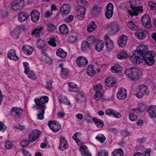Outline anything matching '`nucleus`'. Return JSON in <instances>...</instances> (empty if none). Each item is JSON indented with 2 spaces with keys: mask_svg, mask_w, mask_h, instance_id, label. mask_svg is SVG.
<instances>
[{
  "mask_svg": "<svg viewBox=\"0 0 156 156\" xmlns=\"http://www.w3.org/2000/svg\"><path fill=\"white\" fill-rule=\"evenodd\" d=\"M48 100L49 98L47 96H42L40 98H37L34 99V102L36 105L33 106V108L37 110V115L38 119L42 120L44 119V115L46 108L45 104L48 102Z\"/></svg>",
  "mask_w": 156,
  "mask_h": 156,
  "instance_id": "nucleus-1",
  "label": "nucleus"
},
{
  "mask_svg": "<svg viewBox=\"0 0 156 156\" xmlns=\"http://www.w3.org/2000/svg\"><path fill=\"white\" fill-rule=\"evenodd\" d=\"M135 1L131 0L129 2V4L130 6L132 9V10L130 9H127L126 10V13L128 15H129L132 17L134 16H137L139 13H141L143 11L142 6H136Z\"/></svg>",
  "mask_w": 156,
  "mask_h": 156,
  "instance_id": "nucleus-2",
  "label": "nucleus"
},
{
  "mask_svg": "<svg viewBox=\"0 0 156 156\" xmlns=\"http://www.w3.org/2000/svg\"><path fill=\"white\" fill-rule=\"evenodd\" d=\"M141 73L139 69L132 67L126 69L125 73L133 80H136L139 78Z\"/></svg>",
  "mask_w": 156,
  "mask_h": 156,
  "instance_id": "nucleus-3",
  "label": "nucleus"
},
{
  "mask_svg": "<svg viewBox=\"0 0 156 156\" xmlns=\"http://www.w3.org/2000/svg\"><path fill=\"white\" fill-rule=\"evenodd\" d=\"M136 89L137 92L135 94V95L138 98H142L144 96H147L149 94V91L147 87L144 85L138 86Z\"/></svg>",
  "mask_w": 156,
  "mask_h": 156,
  "instance_id": "nucleus-4",
  "label": "nucleus"
},
{
  "mask_svg": "<svg viewBox=\"0 0 156 156\" xmlns=\"http://www.w3.org/2000/svg\"><path fill=\"white\" fill-rule=\"evenodd\" d=\"M23 110L21 108L16 106L12 108L9 112V115L15 119L20 118L23 113Z\"/></svg>",
  "mask_w": 156,
  "mask_h": 156,
  "instance_id": "nucleus-5",
  "label": "nucleus"
},
{
  "mask_svg": "<svg viewBox=\"0 0 156 156\" xmlns=\"http://www.w3.org/2000/svg\"><path fill=\"white\" fill-rule=\"evenodd\" d=\"M143 55L141 53L133 51L132 55L130 57V61L133 63L139 64L143 61Z\"/></svg>",
  "mask_w": 156,
  "mask_h": 156,
  "instance_id": "nucleus-6",
  "label": "nucleus"
},
{
  "mask_svg": "<svg viewBox=\"0 0 156 156\" xmlns=\"http://www.w3.org/2000/svg\"><path fill=\"white\" fill-rule=\"evenodd\" d=\"M76 64L78 67H83L86 66L88 63L87 59L83 56L78 57L76 60Z\"/></svg>",
  "mask_w": 156,
  "mask_h": 156,
  "instance_id": "nucleus-7",
  "label": "nucleus"
},
{
  "mask_svg": "<svg viewBox=\"0 0 156 156\" xmlns=\"http://www.w3.org/2000/svg\"><path fill=\"white\" fill-rule=\"evenodd\" d=\"M70 6L69 4H64L61 7L60 12L62 16H66L70 12Z\"/></svg>",
  "mask_w": 156,
  "mask_h": 156,
  "instance_id": "nucleus-8",
  "label": "nucleus"
},
{
  "mask_svg": "<svg viewBox=\"0 0 156 156\" xmlns=\"http://www.w3.org/2000/svg\"><path fill=\"white\" fill-rule=\"evenodd\" d=\"M48 126L50 129L54 132H57L61 129L60 124L55 121H50L48 123Z\"/></svg>",
  "mask_w": 156,
  "mask_h": 156,
  "instance_id": "nucleus-9",
  "label": "nucleus"
},
{
  "mask_svg": "<svg viewBox=\"0 0 156 156\" xmlns=\"http://www.w3.org/2000/svg\"><path fill=\"white\" fill-rule=\"evenodd\" d=\"M41 133L40 131L34 130L30 131L29 133V140L30 142H34L38 138Z\"/></svg>",
  "mask_w": 156,
  "mask_h": 156,
  "instance_id": "nucleus-10",
  "label": "nucleus"
},
{
  "mask_svg": "<svg viewBox=\"0 0 156 156\" xmlns=\"http://www.w3.org/2000/svg\"><path fill=\"white\" fill-rule=\"evenodd\" d=\"M23 67L24 68V73L27 75L28 77L32 79L34 78V74L33 72L30 70L28 62H25L23 63Z\"/></svg>",
  "mask_w": 156,
  "mask_h": 156,
  "instance_id": "nucleus-11",
  "label": "nucleus"
},
{
  "mask_svg": "<svg viewBox=\"0 0 156 156\" xmlns=\"http://www.w3.org/2000/svg\"><path fill=\"white\" fill-rule=\"evenodd\" d=\"M59 138V148L60 150L63 151L67 149L68 147L67 141L65 137L63 136H60Z\"/></svg>",
  "mask_w": 156,
  "mask_h": 156,
  "instance_id": "nucleus-12",
  "label": "nucleus"
},
{
  "mask_svg": "<svg viewBox=\"0 0 156 156\" xmlns=\"http://www.w3.org/2000/svg\"><path fill=\"white\" fill-rule=\"evenodd\" d=\"M127 96L126 91V89L123 87L119 88L116 94V97L119 100L125 99Z\"/></svg>",
  "mask_w": 156,
  "mask_h": 156,
  "instance_id": "nucleus-13",
  "label": "nucleus"
},
{
  "mask_svg": "<svg viewBox=\"0 0 156 156\" xmlns=\"http://www.w3.org/2000/svg\"><path fill=\"white\" fill-rule=\"evenodd\" d=\"M45 44V42L42 40L39 39L37 41V48L41 51L42 55L46 56L47 55L46 53V50L44 45Z\"/></svg>",
  "mask_w": 156,
  "mask_h": 156,
  "instance_id": "nucleus-14",
  "label": "nucleus"
},
{
  "mask_svg": "<svg viewBox=\"0 0 156 156\" xmlns=\"http://www.w3.org/2000/svg\"><path fill=\"white\" fill-rule=\"evenodd\" d=\"M142 22L144 26L147 28H149L151 26V20L147 14L143 16L142 17Z\"/></svg>",
  "mask_w": 156,
  "mask_h": 156,
  "instance_id": "nucleus-15",
  "label": "nucleus"
},
{
  "mask_svg": "<svg viewBox=\"0 0 156 156\" xmlns=\"http://www.w3.org/2000/svg\"><path fill=\"white\" fill-rule=\"evenodd\" d=\"M86 10V8L84 7H81L78 8L76 16V17L78 19L81 20L84 19Z\"/></svg>",
  "mask_w": 156,
  "mask_h": 156,
  "instance_id": "nucleus-16",
  "label": "nucleus"
},
{
  "mask_svg": "<svg viewBox=\"0 0 156 156\" xmlns=\"http://www.w3.org/2000/svg\"><path fill=\"white\" fill-rule=\"evenodd\" d=\"M128 40L127 37L125 35H121L118 41V45L121 47H124L126 44Z\"/></svg>",
  "mask_w": 156,
  "mask_h": 156,
  "instance_id": "nucleus-17",
  "label": "nucleus"
},
{
  "mask_svg": "<svg viewBox=\"0 0 156 156\" xmlns=\"http://www.w3.org/2000/svg\"><path fill=\"white\" fill-rule=\"evenodd\" d=\"M40 12L37 10H34L31 12L30 16L31 20L34 23H37L40 18Z\"/></svg>",
  "mask_w": 156,
  "mask_h": 156,
  "instance_id": "nucleus-18",
  "label": "nucleus"
},
{
  "mask_svg": "<svg viewBox=\"0 0 156 156\" xmlns=\"http://www.w3.org/2000/svg\"><path fill=\"white\" fill-rule=\"evenodd\" d=\"M29 16V14L27 11L21 12L18 15V20L20 22H24L27 20Z\"/></svg>",
  "mask_w": 156,
  "mask_h": 156,
  "instance_id": "nucleus-19",
  "label": "nucleus"
},
{
  "mask_svg": "<svg viewBox=\"0 0 156 156\" xmlns=\"http://www.w3.org/2000/svg\"><path fill=\"white\" fill-rule=\"evenodd\" d=\"M116 82V79L114 77H109L106 78L105 81L106 85L108 87L114 86Z\"/></svg>",
  "mask_w": 156,
  "mask_h": 156,
  "instance_id": "nucleus-20",
  "label": "nucleus"
},
{
  "mask_svg": "<svg viewBox=\"0 0 156 156\" xmlns=\"http://www.w3.org/2000/svg\"><path fill=\"white\" fill-rule=\"evenodd\" d=\"M16 51L14 49H10L8 53V57L10 59L17 61L19 59V57L16 54Z\"/></svg>",
  "mask_w": 156,
  "mask_h": 156,
  "instance_id": "nucleus-21",
  "label": "nucleus"
},
{
  "mask_svg": "<svg viewBox=\"0 0 156 156\" xmlns=\"http://www.w3.org/2000/svg\"><path fill=\"white\" fill-rule=\"evenodd\" d=\"M80 151L83 156H91L92 154L88 150L87 147L85 145H82L80 148Z\"/></svg>",
  "mask_w": 156,
  "mask_h": 156,
  "instance_id": "nucleus-22",
  "label": "nucleus"
},
{
  "mask_svg": "<svg viewBox=\"0 0 156 156\" xmlns=\"http://www.w3.org/2000/svg\"><path fill=\"white\" fill-rule=\"evenodd\" d=\"M156 106L152 105L150 106L148 109L147 112L151 118H154L156 116Z\"/></svg>",
  "mask_w": 156,
  "mask_h": 156,
  "instance_id": "nucleus-23",
  "label": "nucleus"
},
{
  "mask_svg": "<svg viewBox=\"0 0 156 156\" xmlns=\"http://www.w3.org/2000/svg\"><path fill=\"white\" fill-rule=\"evenodd\" d=\"M146 109V106L142 103H140L139 104L138 107L137 108L133 109L135 112L137 113L140 112H143Z\"/></svg>",
  "mask_w": 156,
  "mask_h": 156,
  "instance_id": "nucleus-24",
  "label": "nucleus"
},
{
  "mask_svg": "<svg viewBox=\"0 0 156 156\" xmlns=\"http://www.w3.org/2000/svg\"><path fill=\"white\" fill-rule=\"evenodd\" d=\"M33 49L30 45L24 46L22 48V51L27 55H30L32 53Z\"/></svg>",
  "mask_w": 156,
  "mask_h": 156,
  "instance_id": "nucleus-25",
  "label": "nucleus"
},
{
  "mask_svg": "<svg viewBox=\"0 0 156 156\" xmlns=\"http://www.w3.org/2000/svg\"><path fill=\"white\" fill-rule=\"evenodd\" d=\"M94 46L95 49L97 51H100L102 50L104 46V43L102 41H98Z\"/></svg>",
  "mask_w": 156,
  "mask_h": 156,
  "instance_id": "nucleus-26",
  "label": "nucleus"
},
{
  "mask_svg": "<svg viewBox=\"0 0 156 156\" xmlns=\"http://www.w3.org/2000/svg\"><path fill=\"white\" fill-rule=\"evenodd\" d=\"M59 101L61 104H65L71 107V104L67 97L65 96H60L59 97Z\"/></svg>",
  "mask_w": 156,
  "mask_h": 156,
  "instance_id": "nucleus-27",
  "label": "nucleus"
},
{
  "mask_svg": "<svg viewBox=\"0 0 156 156\" xmlns=\"http://www.w3.org/2000/svg\"><path fill=\"white\" fill-rule=\"evenodd\" d=\"M110 31L112 34H115L119 30V27L117 24L114 22L111 23L110 25Z\"/></svg>",
  "mask_w": 156,
  "mask_h": 156,
  "instance_id": "nucleus-28",
  "label": "nucleus"
},
{
  "mask_svg": "<svg viewBox=\"0 0 156 156\" xmlns=\"http://www.w3.org/2000/svg\"><path fill=\"white\" fill-rule=\"evenodd\" d=\"M128 55L127 52L124 50L119 52L117 55V57L120 59H125L127 58Z\"/></svg>",
  "mask_w": 156,
  "mask_h": 156,
  "instance_id": "nucleus-29",
  "label": "nucleus"
},
{
  "mask_svg": "<svg viewBox=\"0 0 156 156\" xmlns=\"http://www.w3.org/2000/svg\"><path fill=\"white\" fill-rule=\"evenodd\" d=\"M56 55L62 58H64L67 55V53L64 50L61 48L57 49L56 51Z\"/></svg>",
  "mask_w": 156,
  "mask_h": 156,
  "instance_id": "nucleus-30",
  "label": "nucleus"
},
{
  "mask_svg": "<svg viewBox=\"0 0 156 156\" xmlns=\"http://www.w3.org/2000/svg\"><path fill=\"white\" fill-rule=\"evenodd\" d=\"M69 89L71 91L76 92L78 89V87L75 83L72 82H69L68 83Z\"/></svg>",
  "mask_w": 156,
  "mask_h": 156,
  "instance_id": "nucleus-31",
  "label": "nucleus"
},
{
  "mask_svg": "<svg viewBox=\"0 0 156 156\" xmlns=\"http://www.w3.org/2000/svg\"><path fill=\"white\" fill-rule=\"evenodd\" d=\"M59 32L62 34H66L69 32V29L66 25L62 24L59 27Z\"/></svg>",
  "mask_w": 156,
  "mask_h": 156,
  "instance_id": "nucleus-32",
  "label": "nucleus"
},
{
  "mask_svg": "<svg viewBox=\"0 0 156 156\" xmlns=\"http://www.w3.org/2000/svg\"><path fill=\"white\" fill-rule=\"evenodd\" d=\"M102 8L100 7L95 5L94 6L92 10L91 13L94 15H97L100 14L101 12Z\"/></svg>",
  "mask_w": 156,
  "mask_h": 156,
  "instance_id": "nucleus-33",
  "label": "nucleus"
},
{
  "mask_svg": "<svg viewBox=\"0 0 156 156\" xmlns=\"http://www.w3.org/2000/svg\"><path fill=\"white\" fill-rule=\"evenodd\" d=\"M112 154L113 156H123V151L121 148L115 149Z\"/></svg>",
  "mask_w": 156,
  "mask_h": 156,
  "instance_id": "nucleus-34",
  "label": "nucleus"
},
{
  "mask_svg": "<svg viewBox=\"0 0 156 156\" xmlns=\"http://www.w3.org/2000/svg\"><path fill=\"white\" fill-rule=\"evenodd\" d=\"M97 28V25L94 22H91L87 26V29L88 32H91Z\"/></svg>",
  "mask_w": 156,
  "mask_h": 156,
  "instance_id": "nucleus-35",
  "label": "nucleus"
},
{
  "mask_svg": "<svg viewBox=\"0 0 156 156\" xmlns=\"http://www.w3.org/2000/svg\"><path fill=\"white\" fill-rule=\"evenodd\" d=\"M111 70L113 73H119L121 72L122 70V68L119 64H116L112 67Z\"/></svg>",
  "mask_w": 156,
  "mask_h": 156,
  "instance_id": "nucleus-36",
  "label": "nucleus"
},
{
  "mask_svg": "<svg viewBox=\"0 0 156 156\" xmlns=\"http://www.w3.org/2000/svg\"><path fill=\"white\" fill-rule=\"evenodd\" d=\"M146 48L144 45L141 44L138 46L136 50L134 51L138 53H141L143 55L144 53L146 51Z\"/></svg>",
  "mask_w": 156,
  "mask_h": 156,
  "instance_id": "nucleus-37",
  "label": "nucleus"
},
{
  "mask_svg": "<svg viewBox=\"0 0 156 156\" xmlns=\"http://www.w3.org/2000/svg\"><path fill=\"white\" fill-rule=\"evenodd\" d=\"M155 54L154 52L153 51H149L146 52L144 55H143V58H151V59H154L155 57Z\"/></svg>",
  "mask_w": 156,
  "mask_h": 156,
  "instance_id": "nucleus-38",
  "label": "nucleus"
},
{
  "mask_svg": "<svg viewBox=\"0 0 156 156\" xmlns=\"http://www.w3.org/2000/svg\"><path fill=\"white\" fill-rule=\"evenodd\" d=\"M93 122L97 125L98 128H101L104 126V124L97 117H94L93 119Z\"/></svg>",
  "mask_w": 156,
  "mask_h": 156,
  "instance_id": "nucleus-39",
  "label": "nucleus"
},
{
  "mask_svg": "<svg viewBox=\"0 0 156 156\" xmlns=\"http://www.w3.org/2000/svg\"><path fill=\"white\" fill-rule=\"evenodd\" d=\"M127 25L128 28L131 30H136L138 29V26L133 21H129Z\"/></svg>",
  "mask_w": 156,
  "mask_h": 156,
  "instance_id": "nucleus-40",
  "label": "nucleus"
},
{
  "mask_svg": "<svg viewBox=\"0 0 156 156\" xmlns=\"http://www.w3.org/2000/svg\"><path fill=\"white\" fill-rule=\"evenodd\" d=\"M93 68L94 66L93 65H89L87 70V74L91 76H93L95 74V71Z\"/></svg>",
  "mask_w": 156,
  "mask_h": 156,
  "instance_id": "nucleus-41",
  "label": "nucleus"
},
{
  "mask_svg": "<svg viewBox=\"0 0 156 156\" xmlns=\"http://www.w3.org/2000/svg\"><path fill=\"white\" fill-rule=\"evenodd\" d=\"M20 30L18 28H15L12 32H11V34L15 39H18L20 35Z\"/></svg>",
  "mask_w": 156,
  "mask_h": 156,
  "instance_id": "nucleus-42",
  "label": "nucleus"
},
{
  "mask_svg": "<svg viewBox=\"0 0 156 156\" xmlns=\"http://www.w3.org/2000/svg\"><path fill=\"white\" fill-rule=\"evenodd\" d=\"M129 115V119L133 121L137 120V116L135 114L137 113V112H135L133 109L131 111Z\"/></svg>",
  "mask_w": 156,
  "mask_h": 156,
  "instance_id": "nucleus-43",
  "label": "nucleus"
},
{
  "mask_svg": "<svg viewBox=\"0 0 156 156\" xmlns=\"http://www.w3.org/2000/svg\"><path fill=\"white\" fill-rule=\"evenodd\" d=\"M105 44L108 51H110L113 48L114 43L111 40H108Z\"/></svg>",
  "mask_w": 156,
  "mask_h": 156,
  "instance_id": "nucleus-44",
  "label": "nucleus"
},
{
  "mask_svg": "<svg viewBox=\"0 0 156 156\" xmlns=\"http://www.w3.org/2000/svg\"><path fill=\"white\" fill-rule=\"evenodd\" d=\"M16 2L19 9H23L26 5L24 0H16Z\"/></svg>",
  "mask_w": 156,
  "mask_h": 156,
  "instance_id": "nucleus-45",
  "label": "nucleus"
},
{
  "mask_svg": "<svg viewBox=\"0 0 156 156\" xmlns=\"http://www.w3.org/2000/svg\"><path fill=\"white\" fill-rule=\"evenodd\" d=\"M43 29V27H39L35 28L32 32V34L35 35L36 37L39 36L41 31Z\"/></svg>",
  "mask_w": 156,
  "mask_h": 156,
  "instance_id": "nucleus-46",
  "label": "nucleus"
},
{
  "mask_svg": "<svg viewBox=\"0 0 156 156\" xmlns=\"http://www.w3.org/2000/svg\"><path fill=\"white\" fill-rule=\"evenodd\" d=\"M145 32H146L143 31L141 32L136 33H135V35L139 39L142 40L146 37Z\"/></svg>",
  "mask_w": 156,
  "mask_h": 156,
  "instance_id": "nucleus-47",
  "label": "nucleus"
},
{
  "mask_svg": "<svg viewBox=\"0 0 156 156\" xmlns=\"http://www.w3.org/2000/svg\"><path fill=\"white\" fill-rule=\"evenodd\" d=\"M91 46L87 41H83L81 45L82 49L83 51H85L87 48H90Z\"/></svg>",
  "mask_w": 156,
  "mask_h": 156,
  "instance_id": "nucleus-48",
  "label": "nucleus"
},
{
  "mask_svg": "<svg viewBox=\"0 0 156 156\" xmlns=\"http://www.w3.org/2000/svg\"><path fill=\"white\" fill-rule=\"evenodd\" d=\"M94 89L96 92H101L102 89V86L100 83L95 84L94 87Z\"/></svg>",
  "mask_w": 156,
  "mask_h": 156,
  "instance_id": "nucleus-49",
  "label": "nucleus"
},
{
  "mask_svg": "<svg viewBox=\"0 0 156 156\" xmlns=\"http://www.w3.org/2000/svg\"><path fill=\"white\" fill-rule=\"evenodd\" d=\"M147 64L148 66L152 65L154 62V60L151 58H143Z\"/></svg>",
  "mask_w": 156,
  "mask_h": 156,
  "instance_id": "nucleus-50",
  "label": "nucleus"
},
{
  "mask_svg": "<svg viewBox=\"0 0 156 156\" xmlns=\"http://www.w3.org/2000/svg\"><path fill=\"white\" fill-rule=\"evenodd\" d=\"M96 39L95 36H91L87 38V41L88 42V43L91 45L95 43L96 41Z\"/></svg>",
  "mask_w": 156,
  "mask_h": 156,
  "instance_id": "nucleus-51",
  "label": "nucleus"
},
{
  "mask_svg": "<svg viewBox=\"0 0 156 156\" xmlns=\"http://www.w3.org/2000/svg\"><path fill=\"white\" fill-rule=\"evenodd\" d=\"M5 147L7 149L11 148L15 146L13 142L12 141H8L6 142L5 144Z\"/></svg>",
  "mask_w": 156,
  "mask_h": 156,
  "instance_id": "nucleus-52",
  "label": "nucleus"
},
{
  "mask_svg": "<svg viewBox=\"0 0 156 156\" xmlns=\"http://www.w3.org/2000/svg\"><path fill=\"white\" fill-rule=\"evenodd\" d=\"M96 139L101 143H103L106 140L105 137L103 135L101 134H98L95 138Z\"/></svg>",
  "mask_w": 156,
  "mask_h": 156,
  "instance_id": "nucleus-53",
  "label": "nucleus"
},
{
  "mask_svg": "<svg viewBox=\"0 0 156 156\" xmlns=\"http://www.w3.org/2000/svg\"><path fill=\"white\" fill-rule=\"evenodd\" d=\"M102 96V94L101 92H96L93 97V98L97 101H99L101 100Z\"/></svg>",
  "mask_w": 156,
  "mask_h": 156,
  "instance_id": "nucleus-54",
  "label": "nucleus"
},
{
  "mask_svg": "<svg viewBox=\"0 0 156 156\" xmlns=\"http://www.w3.org/2000/svg\"><path fill=\"white\" fill-rule=\"evenodd\" d=\"M11 9L13 11H17L19 9L18 8V6L16 1L13 2L11 5Z\"/></svg>",
  "mask_w": 156,
  "mask_h": 156,
  "instance_id": "nucleus-55",
  "label": "nucleus"
},
{
  "mask_svg": "<svg viewBox=\"0 0 156 156\" xmlns=\"http://www.w3.org/2000/svg\"><path fill=\"white\" fill-rule=\"evenodd\" d=\"M108 153L105 150L103 149L99 151L98 156H108Z\"/></svg>",
  "mask_w": 156,
  "mask_h": 156,
  "instance_id": "nucleus-56",
  "label": "nucleus"
},
{
  "mask_svg": "<svg viewBox=\"0 0 156 156\" xmlns=\"http://www.w3.org/2000/svg\"><path fill=\"white\" fill-rule=\"evenodd\" d=\"M84 118L87 120V122H90L91 120L93 119L92 117L90 115V114L87 112L84 114Z\"/></svg>",
  "mask_w": 156,
  "mask_h": 156,
  "instance_id": "nucleus-57",
  "label": "nucleus"
},
{
  "mask_svg": "<svg viewBox=\"0 0 156 156\" xmlns=\"http://www.w3.org/2000/svg\"><path fill=\"white\" fill-rule=\"evenodd\" d=\"M69 39L72 43H74L77 40V37L76 34L73 33L71 34L69 37Z\"/></svg>",
  "mask_w": 156,
  "mask_h": 156,
  "instance_id": "nucleus-58",
  "label": "nucleus"
},
{
  "mask_svg": "<svg viewBox=\"0 0 156 156\" xmlns=\"http://www.w3.org/2000/svg\"><path fill=\"white\" fill-rule=\"evenodd\" d=\"M56 41L54 37H52L50 38L49 41L48 42L50 45L55 47L57 46L56 44L55 43Z\"/></svg>",
  "mask_w": 156,
  "mask_h": 156,
  "instance_id": "nucleus-59",
  "label": "nucleus"
},
{
  "mask_svg": "<svg viewBox=\"0 0 156 156\" xmlns=\"http://www.w3.org/2000/svg\"><path fill=\"white\" fill-rule=\"evenodd\" d=\"M80 133L78 132H76L73 136V138L74 140L77 143L80 142V141L78 139L79 138Z\"/></svg>",
  "mask_w": 156,
  "mask_h": 156,
  "instance_id": "nucleus-60",
  "label": "nucleus"
},
{
  "mask_svg": "<svg viewBox=\"0 0 156 156\" xmlns=\"http://www.w3.org/2000/svg\"><path fill=\"white\" fill-rule=\"evenodd\" d=\"M121 116V114L119 112L113 110L112 117L119 118Z\"/></svg>",
  "mask_w": 156,
  "mask_h": 156,
  "instance_id": "nucleus-61",
  "label": "nucleus"
},
{
  "mask_svg": "<svg viewBox=\"0 0 156 156\" xmlns=\"http://www.w3.org/2000/svg\"><path fill=\"white\" fill-rule=\"evenodd\" d=\"M130 134V132L126 129L122 131L121 133L122 136L124 138L127 137Z\"/></svg>",
  "mask_w": 156,
  "mask_h": 156,
  "instance_id": "nucleus-62",
  "label": "nucleus"
},
{
  "mask_svg": "<svg viewBox=\"0 0 156 156\" xmlns=\"http://www.w3.org/2000/svg\"><path fill=\"white\" fill-rule=\"evenodd\" d=\"M113 14V12L106 11L105 12V16L106 18L110 19L112 17Z\"/></svg>",
  "mask_w": 156,
  "mask_h": 156,
  "instance_id": "nucleus-63",
  "label": "nucleus"
},
{
  "mask_svg": "<svg viewBox=\"0 0 156 156\" xmlns=\"http://www.w3.org/2000/svg\"><path fill=\"white\" fill-rule=\"evenodd\" d=\"M113 5L111 3H109L106 6V11H108L113 12Z\"/></svg>",
  "mask_w": 156,
  "mask_h": 156,
  "instance_id": "nucleus-64",
  "label": "nucleus"
}]
</instances>
